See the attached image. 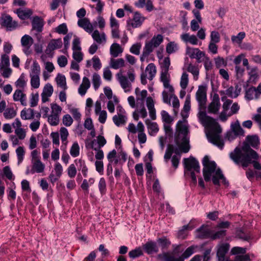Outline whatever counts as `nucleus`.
<instances>
[{"label":"nucleus","instance_id":"61","mask_svg":"<svg viewBox=\"0 0 261 261\" xmlns=\"http://www.w3.org/2000/svg\"><path fill=\"white\" fill-rule=\"evenodd\" d=\"M141 47V44L140 43H137L133 44L130 48V51L136 55H138L140 54V50Z\"/></svg>","mask_w":261,"mask_h":261},{"label":"nucleus","instance_id":"13","mask_svg":"<svg viewBox=\"0 0 261 261\" xmlns=\"http://www.w3.org/2000/svg\"><path fill=\"white\" fill-rule=\"evenodd\" d=\"M246 252V248L234 247L231 250V254L237 255L235 257L236 261H250V256L248 254H244Z\"/></svg>","mask_w":261,"mask_h":261},{"label":"nucleus","instance_id":"57","mask_svg":"<svg viewBox=\"0 0 261 261\" xmlns=\"http://www.w3.org/2000/svg\"><path fill=\"white\" fill-rule=\"evenodd\" d=\"M230 226V223L228 221L221 222L218 224L215 227V230H225L226 228H228Z\"/></svg>","mask_w":261,"mask_h":261},{"label":"nucleus","instance_id":"46","mask_svg":"<svg viewBox=\"0 0 261 261\" xmlns=\"http://www.w3.org/2000/svg\"><path fill=\"white\" fill-rule=\"evenodd\" d=\"M70 153L73 157H76L80 154V147L77 142H74L70 149Z\"/></svg>","mask_w":261,"mask_h":261},{"label":"nucleus","instance_id":"22","mask_svg":"<svg viewBox=\"0 0 261 261\" xmlns=\"http://www.w3.org/2000/svg\"><path fill=\"white\" fill-rule=\"evenodd\" d=\"M144 20V17H142L140 13L136 12L133 20H128L127 24L131 25L134 28H137L142 24Z\"/></svg>","mask_w":261,"mask_h":261},{"label":"nucleus","instance_id":"62","mask_svg":"<svg viewBox=\"0 0 261 261\" xmlns=\"http://www.w3.org/2000/svg\"><path fill=\"white\" fill-rule=\"evenodd\" d=\"M70 112L71 113L75 120L77 121L81 120V114L77 109L72 108L70 110Z\"/></svg>","mask_w":261,"mask_h":261},{"label":"nucleus","instance_id":"42","mask_svg":"<svg viewBox=\"0 0 261 261\" xmlns=\"http://www.w3.org/2000/svg\"><path fill=\"white\" fill-rule=\"evenodd\" d=\"M245 37V32H240L237 36H231V41L234 43L240 44L242 43L243 39Z\"/></svg>","mask_w":261,"mask_h":261},{"label":"nucleus","instance_id":"43","mask_svg":"<svg viewBox=\"0 0 261 261\" xmlns=\"http://www.w3.org/2000/svg\"><path fill=\"white\" fill-rule=\"evenodd\" d=\"M145 124L151 133H156L158 132L159 128L157 124L155 122H151L149 119H146L145 120Z\"/></svg>","mask_w":261,"mask_h":261},{"label":"nucleus","instance_id":"5","mask_svg":"<svg viewBox=\"0 0 261 261\" xmlns=\"http://www.w3.org/2000/svg\"><path fill=\"white\" fill-rule=\"evenodd\" d=\"M176 127L178 131V135L176 139V144L180 147L184 153H187L190 149L189 138L188 137V126L185 120L179 121Z\"/></svg>","mask_w":261,"mask_h":261},{"label":"nucleus","instance_id":"17","mask_svg":"<svg viewBox=\"0 0 261 261\" xmlns=\"http://www.w3.org/2000/svg\"><path fill=\"white\" fill-rule=\"evenodd\" d=\"M176 145L178 147H175L171 144L168 145L164 155V159L166 161H167L171 158L173 153H175L176 154L175 155L180 156L181 152H184L180 147L177 144Z\"/></svg>","mask_w":261,"mask_h":261},{"label":"nucleus","instance_id":"44","mask_svg":"<svg viewBox=\"0 0 261 261\" xmlns=\"http://www.w3.org/2000/svg\"><path fill=\"white\" fill-rule=\"evenodd\" d=\"M189 83L188 74L186 72H184L182 74L180 79V86L182 89L185 90L187 87Z\"/></svg>","mask_w":261,"mask_h":261},{"label":"nucleus","instance_id":"50","mask_svg":"<svg viewBox=\"0 0 261 261\" xmlns=\"http://www.w3.org/2000/svg\"><path fill=\"white\" fill-rule=\"evenodd\" d=\"M16 113L13 108H8L4 113V115L6 119H11L16 116Z\"/></svg>","mask_w":261,"mask_h":261},{"label":"nucleus","instance_id":"48","mask_svg":"<svg viewBox=\"0 0 261 261\" xmlns=\"http://www.w3.org/2000/svg\"><path fill=\"white\" fill-rule=\"evenodd\" d=\"M187 70L194 75L195 79H197L199 74V69L196 66L190 64L187 68Z\"/></svg>","mask_w":261,"mask_h":261},{"label":"nucleus","instance_id":"51","mask_svg":"<svg viewBox=\"0 0 261 261\" xmlns=\"http://www.w3.org/2000/svg\"><path fill=\"white\" fill-rule=\"evenodd\" d=\"M94 142L93 141L91 143V147L94 149V150L96 151V153L95 154V158L97 160H102L104 157L103 152L102 150L100 149V148L98 147H94Z\"/></svg>","mask_w":261,"mask_h":261},{"label":"nucleus","instance_id":"18","mask_svg":"<svg viewBox=\"0 0 261 261\" xmlns=\"http://www.w3.org/2000/svg\"><path fill=\"white\" fill-rule=\"evenodd\" d=\"M33 43V38L28 35L23 36L21 39V44L23 47V51L27 54H30V48Z\"/></svg>","mask_w":261,"mask_h":261},{"label":"nucleus","instance_id":"52","mask_svg":"<svg viewBox=\"0 0 261 261\" xmlns=\"http://www.w3.org/2000/svg\"><path fill=\"white\" fill-rule=\"evenodd\" d=\"M16 153L18 158V164L21 163L24 155V150L22 146L18 147L16 150Z\"/></svg>","mask_w":261,"mask_h":261},{"label":"nucleus","instance_id":"29","mask_svg":"<svg viewBox=\"0 0 261 261\" xmlns=\"http://www.w3.org/2000/svg\"><path fill=\"white\" fill-rule=\"evenodd\" d=\"M259 94L255 87H252L246 91L245 98L248 100H252L254 98L257 99Z\"/></svg>","mask_w":261,"mask_h":261},{"label":"nucleus","instance_id":"54","mask_svg":"<svg viewBox=\"0 0 261 261\" xmlns=\"http://www.w3.org/2000/svg\"><path fill=\"white\" fill-rule=\"evenodd\" d=\"M9 64V58L8 55H3L1 57V62L0 63L1 69L5 67H8Z\"/></svg>","mask_w":261,"mask_h":261},{"label":"nucleus","instance_id":"41","mask_svg":"<svg viewBox=\"0 0 261 261\" xmlns=\"http://www.w3.org/2000/svg\"><path fill=\"white\" fill-rule=\"evenodd\" d=\"M56 81L59 86L64 90L67 89L66 79L64 75L58 74L56 78Z\"/></svg>","mask_w":261,"mask_h":261},{"label":"nucleus","instance_id":"49","mask_svg":"<svg viewBox=\"0 0 261 261\" xmlns=\"http://www.w3.org/2000/svg\"><path fill=\"white\" fill-rule=\"evenodd\" d=\"M170 65V60L169 57L165 58L163 63L161 64L162 71L168 72Z\"/></svg>","mask_w":261,"mask_h":261},{"label":"nucleus","instance_id":"27","mask_svg":"<svg viewBox=\"0 0 261 261\" xmlns=\"http://www.w3.org/2000/svg\"><path fill=\"white\" fill-rule=\"evenodd\" d=\"M229 250V246H219L217 250V256L218 261H225L227 259L225 254Z\"/></svg>","mask_w":261,"mask_h":261},{"label":"nucleus","instance_id":"4","mask_svg":"<svg viewBox=\"0 0 261 261\" xmlns=\"http://www.w3.org/2000/svg\"><path fill=\"white\" fill-rule=\"evenodd\" d=\"M194 246H190L185 249L183 246H176L172 252H163L159 254L160 258H164L166 261H185L195 252Z\"/></svg>","mask_w":261,"mask_h":261},{"label":"nucleus","instance_id":"28","mask_svg":"<svg viewBox=\"0 0 261 261\" xmlns=\"http://www.w3.org/2000/svg\"><path fill=\"white\" fill-rule=\"evenodd\" d=\"M236 237L243 241H249L251 238L248 232L244 229L238 228L236 231Z\"/></svg>","mask_w":261,"mask_h":261},{"label":"nucleus","instance_id":"26","mask_svg":"<svg viewBox=\"0 0 261 261\" xmlns=\"http://www.w3.org/2000/svg\"><path fill=\"white\" fill-rule=\"evenodd\" d=\"M161 79V81L163 83L164 87L168 89L171 93H172L174 92V89L173 87L169 84L168 72L162 71Z\"/></svg>","mask_w":261,"mask_h":261},{"label":"nucleus","instance_id":"20","mask_svg":"<svg viewBox=\"0 0 261 261\" xmlns=\"http://www.w3.org/2000/svg\"><path fill=\"white\" fill-rule=\"evenodd\" d=\"M62 44L61 39L51 40L46 47L45 53L47 54H49L54 50L61 48L62 46Z\"/></svg>","mask_w":261,"mask_h":261},{"label":"nucleus","instance_id":"59","mask_svg":"<svg viewBox=\"0 0 261 261\" xmlns=\"http://www.w3.org/2000/svg\"><path fill=\"white\" fill-rule=\"evenodd\" d=\"M68 175L70 178L75 177L76 174V169L74 164H71L67 169Z\"/></svg>","mask_w":261,"mask_h":261},{"label":"nucleus","instance_id":"8","mask_svg":"<svg viewBox=\"0 0 261 261\" xmlns=\"http://www.w3.org/2000/svg\"><path fill=\"white\" fill-rule=\"evenodd\" d=\"M127 77L124 75L122 70H120L116 75L121 88L125 92H129L132 89V83L134 82L135 79L134 73L128 71L127 73Z\"/></svg>","mask_w":261,"mask_h":261},{"label":"nucleus","instance_id":"34","mask_svg":"<svg viewBox=\"0 0 261 261\" xmlns=\"http://www.w3.org/2000/svg\"><path fill=\"white\" fill-rule=\"evenodd\" d=\"M147 95V92L146 90L141 91L138 95H136L137 104L136 107L137 108L141 107L144 105V99Z\"/></svg>","mask_w":261,"mask_h":261},{"label":"nucleus","instance_id":"19","mask_svg":"<svg viewBox=\"0 0 261 261\" xmlns=\"http://www.w3.org/2000/svg\"><path fill=\"white\" fill-rule=\"evenodd\" d=\"M196 99L198 101L199 106H204L206 100V93L205 89L203 86H199L196 93Z\"/></svg>","mask_w":261,"mask_h":261},{"label":"nucleus","instance_id":"15","mask_svg":"<svg viewBox=\"0 0 261 261\" xmlns=\"http://www.w3.org/2000/svg\"><path fill=\"white\" fill-rule=\"evenodd\" d=\"M241 91V88L238 85H236L235 87L230 86L226 90L220 91V95H226L231 98H237L240 94Z\"/></svg>","mask_w":261,"mask_h":261},{"label":"nucleus","instance_id":"39","mask_svg":"<svg viewBox=\"0 0 261 261\" xmlns=\"http://www.w3.org/2000/svg\"><path fill=\"white\" fill-rule=\"evenodd\" d=\"M21 117L24 120L31 119L34 118V112L32 109H28L27 110H22L21 112Z\"/></svg>","mask_w":261,"mask_h":261},{"label":"nucleus","instance_id":"38","mask_svg":"<svg viewBox=\"0 0 261 261\" xmlns=\"http://www.w3.org/2000/svg\"><path fill=\"white\" fill-rule=\"evenodd\" d=\"M27 85V80H25L24 74H21L19 78L15 82V85L18 88V89L23 90Z\"/></svg>","mask_w":261,"mask_h":261},{"label":"nucleus","instance_id":"14","mask_svg":"<svg viewBox=\"0 0 261 261\" xmlns=\"http://www.w3.org/2000/svg\"><path fill=\"white\" fill-rule=\"evenodd\" d=\"M186 54L190 58L196 59L198 63H201L203 61L202 58L205 56V53L198 48H192L188 46L186 49Z\"/></svg>","mask_w":261,"mask_h":261},{"label":"nucleus","instance_id":"7","mask_svg":"<svg viewBox=\"0 0 261 261\" xmlns=\"http://www.w3.org/2000/svg\"><path fill=\"white\" fill-rule=\"evenodd\" d=\"M226 235L225 230H214L208 227L202 226L196 230V236L199 239H210L215 240L223 238Z\"/></svg>","mask_w":261,"mask_h":261},{"label":"nucleus","instance_id":"56","mask_svg":"<svg viewBox=\"0 0 261 261\" xmlns=\"http://www.w3.org/2000/svg\"><path fill=\"white\" fill-rule=\"evenodd\" d=\"M211 41L213 43H218L220 40V36L219 33L217 31H212L211 33Z\"/></svg>","mask_w":261,"mask_h":261},{"label":"nucleus","instance_id":"37","mask_svg":"<svg viewBox=\"0 0 261 261\" xmlns=\"http://www.w3.org/2000/svg\"><path fill=\"white\" fill-rule=\"evenodd\" d=\"M16 13L18 16L22 20L28 18L32 14V11L30 9L22 10L18 9L17 10Z\"/></svg>","mask_w":261,"mask_h":261},{"label":"nucleus","instance_id":"16","mask_svg":"<svg viewBox=\"0 0 261 261\" xmlns=\"http://www.w3.org/2000/svg\"><path fill=\"white\" fill-rule=\"evenodd\" d=\"M221 104L218 94H214L212 102L208 107V112L210 113L217 114L219 110Z\"/></svg>","mask_w":261,"mask_h":261},{"label":"nucleus","instance_id":"36","mask_svg":"<svg viewBox=\"0 0 261 261\" xmlns=\"http://www.w3.org/2000/svg\"><path fill=\"white\" fill-rule=\"evenodd\" d=\"M230 130L237 136H243L244 133V130L242 129L238 121L234 123L231 124Z\"/></svg>","mask_w":261,"mask_h":261},{"label":"nucleus","instance_id":"35","mask_svg":"<svg viewBox=\"0 0 261 261\" xmlns=\"http://www.w3.org/2000/svg\"><path fill=\"white\" fill-rule=\"evenodd\" d=\"M181 39L185 42H190L193 45L198 43V39L195 35H190L188 33L183 34L181 35Z\"/></svg>","mask_w":261,"mask_h":261},{"label":"nucleus","instance_id":"12","mask_svg":"<svg viewBox=\"0 0 261 261\" xmlns=\"http://www.w3.org/2000/svg\"><path fill=\"white\" fill-rule=\"evenodd\" d=\"M156 73V67L153 63L149 64L145 70V72H143L141 75V81L143 85H145L147 83L146 77L148 75V79L149 80H152L154 77Z\"/></svg>","mask_w":261,"mask_h":261},{"label":"nucleus","instance_id":"55","mask_svg":"<svg viewBox=\"0 0 261 261\" xmlns=\"http://www.w3.org/2000/svg\"><path fill=\"white\" fill-rule=\"evenodd\" d=\"M177 49L176 44L173 42H171L167 44L166 46V51L168 54H172Z\"/></svg>","mask_w":261,"mask_h":261},{"label":"nucleus","instance_id":"23","mask_svg":"<svg viewBox=\"0 0 261 261\" xmlns=\"http://www.w3.org/2000/svg\"><path fill=\"white\" fill-rule=\"evenodd\" d=\"M53 91V87L50 84H47L45 85L41 94L42 101L43 102H45L48 100V97L51 96Z\"/></svg>","mask_w":261,"mask_h":261},{"label":"nucleus","instance_id":"53","mask_svg":"<svg viewBox=\"0 0 261 261\" xmlns=\"http://www.w3.org/2000/svg\"><path fill=\"white\" fill-rule=\"evenodd\" d=\"M143 254V252L140 247H138L136 249L130 251L129 252V256L131 258H136L140 256Z\"/></svg>","mask_w":261,"mask_h":261},{"label":"nucleus","instance_id":"21","mask_svg":"<svg viewBox=\"0 0 261 261\" xmlns=\"http://www.w3.org/2000/svg\"><path fill=\"white\" fill-rule=\"evenodd\" d=\"M194 227V226L191 222L187 225L183 226L178 230L177 233V237L179 239H185L188 236L189 231L193 229Z\"/></svg>","mask_w":261,"mask_h":261},{"label":"nucleus","instance_id":"45","mask_svg":"<svg viewBox=\"0 0 261 261\" xmlns=\"http://www.w3.org/2000/svg\"><path fill=\"white\" fill-rule=\"evenodd\" d=\"M48 122L51 125H57L59 122V116L55 114H51L48 117Z\"/></svg>","mask_w":261,"mask_h":261},{"label":"nucleus","instance_id":"24","mask_svg":"<svg viewBox=\"0 0 261 261\" xmlns=\"http://www.w3.org/2000/svg\"><path fill=\"white\" fill-rule=\"evenodd\" d=\"M78 25L84 29L87 32L91 33L93 30V28L89 19L87 18L80 19L77 21Z\"/></svg>","mask_w":261,"mask_h":261},{"label":"nucleus","instance_id":"60","mask_svg":"<svg viewBox=\"0 0 261 261\" xmlns=\"http://www.w3.org/2000/svg\"><path fill=\"white\" fill-rule=\"evenodd\" d=\"M23 97H25V94L22 93V90L21 89L16 90L13 94V99L14 101H19Z\"/></svg>","mask_w":261,"mask_h":261},{"label":"nucleus","instance_id":"64","mask_svg":"<svg viewBox=\"0 0 261 261\" xmlns=\"http://www.w3.org/2000/svg\"><path fill=\"white\" fill-rule=\"evenodd\" d=\"M15 133L17 136L18 139L20 140L24 139L26 136L24 130L22 128H16L15 130Z\"/></svg>","mask_w":261,"mask_h":261},{"label":"nucleus","instance_id":"3","mask_svg":"<svg viewBox=\"0 0 261 261\" xmlns=\"http://www.w3.org/2000/svg\"><path fill=\"white\" fill-rule=\"evenodd\" d=\"M203 166L202 172L205 181H210L211 179L213 184L217 186H220V180L225 185H228V182L223 175L222 171L219 168L217 167V164L214 161L209 160L208 156L205 155L202 160Z\"/></svg>","mask_w":261,"mask_h":261},{"label":"nucleus","instance_id":"47","mask_svg":"<svg viewBox=\"0 0 261 261\" xmlns=\"http://www.w3.org/2000/svg\"><path fill=\"white\" fill-rule=\"evenodd\" d=\"M92 83L95 90H97L101 84V80L100 76L97 74L94 73L93 75Z\"/></svg>","mask_w":261,"mask_h":261},{"label":"nucleus","instance_id":"11","mask_svg":"<svg viewBox=\"0 0 261 261\" xmlns=\"http://www.w3.org/2000/svg\"><path fill=\"white\" fill-rule=\"evenodd\" d=\"M0 24L8 31L14 30L18 27L17 22L13 20L12 17L8 15H4L1 17Z\"/></svg>","mask_w":261,"mask_h":261},{"label":"nucleus","instance_id":"58","mask_svg":"<svg viewBox=\"0 0 261 261\" xmlns=\"http://www.w3.org/2000/svg\"><path fill=\"white\" fill-rule=\"evenodd\" d=\"M72 49L73 51H80L81 50L80 39L76 36H74L72 42Z\"/></svg>","mask_w":261,"mask_h":261},{"label":"nucleus","instance_id":"33","mask_svg":"<svg viewBox=\"0 0 261 261\" xmlns=\"http://www.w3.org/2000/svg\"><path fill=\"white\" fill-rule=\"evenodd\" d=\"M93 39L98 43H102L106 41V36L104 33L100 34L99 31L95 30L92 34Z\"/></svg>","mask_w":261,"mask_h":261},{"label":"nucleus","instance_id":"32","mask_svg":"<svg viewBox=\"0 0 261 261\" xmlns=\"http://www.w3.org/2000/svg\"><path fill=\"white\" fill-rule=\"evenodd\" d=\"M32 173H34L35 172H36L37 173H41L44 171L45 166L41 162L40 160H37V161L33 162H32Z\"/></svg>","mask_w":261,"mask_h":261},{"label":"nucleus","instance_id":"63","mask_svg":"<svg viewBox=\"0 0 261 261\" xmlns=\"http://www.w3.org/2000/svg\"><path fill=\"white\" fill-rule=\"evenodd\" d=\"M51 114H55L57 115H59L61 114L62 108L60 106L58 105L57 103H53L51 105Z\"/></svg>","mask_w":261,"mask_h":261},{"label":"nucleus","instance_id":"40","mask_svg":"<svg viewBox=\"0 0 261 261\" xmlns=\"http://www.w3.org/2000/svg\"><path fill=\"white\" fill-rule=\"evenodd\" d=\"M126 117L122 115H115L113 117L114 123L119 126L120 125H123L126 123Z\"/></svg>","mask_w":261,"mask_h":261},{"label":"nucleus","instance_id":"25","mask_svg":"<svg viewBox=\"0 0 261 261\" xmlns=\"http://www.w3.org/2000/svg\"><path fill=\"white\" fill-rule=\"evenodd\" d=\"M33 29L36 30L37 32H41L44 25L43 20L38 16L34 17L32 22Z\"/></svg>","mask_w":261,"mask_h":261},{"label":"nucleus","instance_id":"10","mask_svg":"<svg viewBox=\"0 0 261 261\" xmlns=\"http://www.w3.org/2000/svg\"><path fill=\"white\" fill-rule=\"evenodd\" d=\"M40 66L36 62H34L30 73L31 77V85L34 88H38L40 86Z\"/></svg>","mask_w":261,"mask_h":261},{"label":"nucleus","instance_id":"31","mask_svg":"<svg viewBox=\"0 0 261 261\" xmlns=\"http://www.w3.org/2000/svg\"><path fill=\"white\" fill-rule=\"evenodd\" d=\"M110 65L111 68L118 69L125 66V61L122 58L117 59L112 58L110 60Z\"/></svg>","mask_w":261,"mask_h":261},{"label":"nucleus","instance_id":"6","mask_svg":"<svg viewBox=\"0 0 261 261\" xmlns=\"http://www.w3.org/2000/svg\"><path fill=\"white\" fill-rule=\"evenodd\" d=\"M185 173L191 176L192 182L194 185L197 183L196 173H200V166L198 161L194 157L184 159Z\"/></svg>","mask_w":261,"mask_h":261},{"label":"nucleus","instance_id":"30","mask_svg":"<svg viewBox=\"0 0 261 261\" xmlns=\"http://www.w3.org/2000/svg\"><path fill=\"white\" fill-rule=\"evenodd\" d=\"M110 54L113 57H117L119 54L123 52V49L120 45L117 43H113L110 47Z\"/></svg>","mask_w":261,"mask_h":261},{"label":"nucleus","instance_id":"9","mask_svg":"<svg viewBox=\"0 0 261 261\" xmlns=\"http://www.w3.org/2000/svg\"><path fill=\"white\" fill-rule=\"evenodd\" d=\"M163 41V36L160 34L153 36L150 41H146L143 48V56H148L153 51L154 49L158 47Z\"/></svg>","mask_w":261,"mask_h":261},{"label":"nucleus","instance_id":"2","mask_svg":"<svg viewBox=\"0 0 261 261\" xmlns=\"http://www.w3.org/2000/svg\"><path fill=\"white\" fill-rule=\"evenodd\" d=\"M198 118L203 126L209 127L211 129L206 134L208 141L219 148L222 149L224 143L219 135L222 132L220 125L214 119L207 116L204 112L200 111L199 112Z\"/></svg>","mask_w":261,"mask_h":261},{"label":"nucleus","instance_id":"1","mask_svg":"<svg viewBox=\"0 0 261 261\" xmlns=\"http://www.w3.org/2000/svg\"><path fill=\"white\" fill-rule=\"evenodd\" d=\"M259 144V138L256 135L248 136L242 149L236 148L229 154L230 159L236 164L242 163L243 167H247L252 164L254 169H260L261 156L250 148H256Z\"/></svg>","mask_w":261,"mask_h":261}]
</instances>
